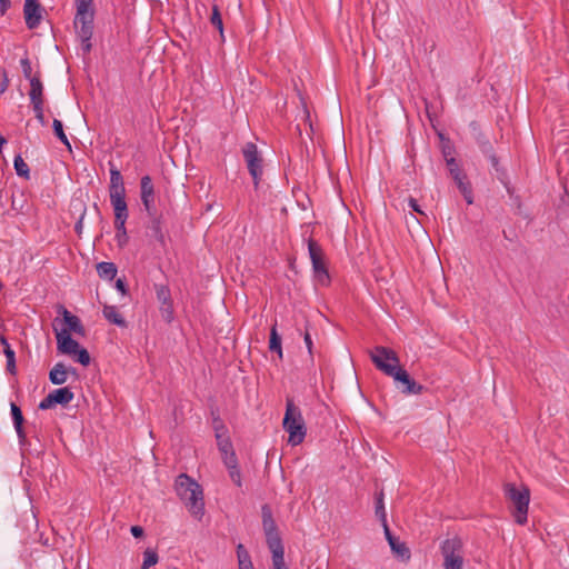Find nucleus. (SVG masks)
<instances>
[{"label":"nucleus","instance_id":"nucleus-1","mask_svg":"<svg viewBox=\"0 0 569 569\" xmlns=\"http://www.w3.org/2000/svg\"><path fill=\"white\" fill-rule=\"evenodd\" d=\"M174 488L190 515L201 520L204 515V499L201 486L188 475L181 473L176 479Z\"/></svg>","mask_w":569,"mask_h":569},{"label":"nucleus","instance_id":"nucleus-2","mask_svg":"<svg viewBox=\"0 0 569 569\" xmlns=\"http://www.w3.org/2000/svg\"><path fill=\"white\" fill-rule=\"evenodd\" d=\"M282 426L289 435L288 442L291 446H298L303 441L307 432L305 420L301 410L290 399L287 400Z\"/></svg>","mask_w":569,"mask_h":569},{"label":"nucleus","instance_id":"nucleus-3","mask_svg":"<svg viewBox=\"0 0 569 569\" xmlns=\"http://www.w3.org/2000/svg\"><path fill=\"white\" fill-rule=\"evenodd\" d=\"M442 569H463L465 550L460 538L453 537L443 540L440 545Z\"/></svg>","mask_w":569,"mask_h":569},{"label":"nucleus","instance_id":"nucleus-4","mask_svg":"<svg viewBox=\"0 0 569 569\" xmlns=\"http://www.w3.org/2000/svg\"><path fill=\"white\" fill-rule=\"evenodd\" d=\"M93 8L77 9L74 28L77 36L81 41V49L83 53H89L92 48L91 38L93 34Z\"/></svg>","mask_w":569,"mask_h":569},{"label":"nucleus","instance_id":"nucleus-5","mask_svg":"<svg viewBox=\"0 0 569 569\" xmlns=\"http://www.w3.org/2000/svg\"><path fill=\"white\" fill-rule=\"evenodd\" d=\"M505 493L506 497L515 506L516 522L519 525H525L527 522V513L530 501L529 489L526 487L518 489L515 485L508 483L505 487Z\"/></svg>","mask_w":569,"mask_h":569},{"label":"nucleus","instance_id":"nucleus-6","mask_svg":"<svg viewBox=\"0 0 569 569\" xmlns=\"http://www.w3.org/2000/svg\"><path fill=\"white\" fill-rule=\"evenodd\" d=\"M370 359L385 375L392 377L395 372L401 369L399 365V357L397 353L387 347L378 346L370 352Z\"/></svg>","mask_w":569,"mask_h":569},{"label":"nucleus","instance_id":"nucleus-7","mask_svg":"<svg viewBox=\"0 0 569 569\" xmlns=\"http://www.w3.org/2000/svg\"><path fill=\"white\" fill-rule=\"evenodd\" d=\"M262 526L267 539V545L272 553V557L284 555L282 541L277 531L276 522L272 518L271 510L268 506L262 507Z\"/></svg>","mask_w":569,"mask_h":569},{"label":"nucleus","instance_id":"nucleus-8","mask_svg":"<svg viewBox=\"0 0 569 569\" xmlns=\"http://www.w3.org/2000/svg\"><path fill=\"white\" fill-rule=\"evenodd\" d=\"M308 250L312 262L315 280L321 286H327L329 283V273L323 261L321 248L316 241L309 240Z\"/></svg>","mask_w":569,"mask_h":569},{"label":"nucleus","instance_id":"nucleus-9","mask_svg":"<svg viewBox=\"0 0 569 569\" xmlns=\"http://www.w3.org/2000/svg\"><path fill=\"white\" fill-rule=\"evenodd\" d=\"M74 398L73 392L64 387L51 391L46 398L39 403V409L47 410L52 408L54 405L66 406L70 403Z\"/></svg>","mask_w":569,"mask_h":569},{"label":"nucleus","instance_id":"nucleus-10","mask_svg":"<svg viewBox=\"0 0 569 569\" xmlns=\"http://www.w3.org/2000/svg\"><path fill=\"white\" fill-rule=\"evenodd\" d=\"M396 383L400 385L402 393L406 395H420L423 391V386L417 383L410 378L409 373L405 369H400L392 376Z\"/></svg>","mask_w":569,"mask_h":569},{"label":"nucleus","instance_id":"nucleus-11","mask_svg":"<svg viewBox=\"0 0 569 569\" xmlns=\"http://www.w3.org/2000/svg\"><path fill=\"white\" fill-rule=\"evenodd\" d=\"M26 24L29 29H36L42 19V8L38 0H26L23 6Z\"/></svg>","mask_w":569,"mask_h":569},{"label":"nucleus","instance_id":"nucleus-12","mask_svg":"<svg viewBox=\"0 0 569 569\" xmlns=\"http://www.w3.org/2000/svg\"><path fill=\"white\" fill-rule=\"evenodd\" d=\"M54 331L59 352L71 357L76 356L80 345L74 339H72L69 330H58L54 328Z\"/></svg>","mask_w":569,"mask_h":569},{"label":"nucleus","instance_id":"nucleus-13","mask_svg":"<svg viewBox=\"0 0 569 569\" xmlns=\"http://www.w3.org/2000/svg\"><path fill=\"white\" fill-rule=\"evenodd\" d=\"M140 188H141V201L143 203V207L150 216H153L154 189H153L152 180L149 176H144L141 178Z\"/></svg>","mask_w":569,"mask_h":569},{"label":"nucleus","instance_id":"nucleus-14","mask_svg":"<svg viewBox=\"0 0 569 569\" xmlns=\"http://www.w3.org/2000/svg\"><path fill=\"white\" fill-rule=\"evenodd\" d=\"M216 438H217V445L218 449L221 452L222 461H228L229 456H232V458H237L234 450L232 448V443L227 436V430L223 426L216 427Z\"/></svg>","mask_w":569,"mask_h":569},{"label":"nucleus","instance_id":"nucleus-15","mask_svg":"<svg viewBox=\"0 0 569 569\" xmlns=\"http://www.w3.org/2000/svg\"><path fill=\"white\" fill-rule=\"evenodd\" d=\"M58 311L62 315L63 321L67 326V328H63L62 330H69V333L74 332L80 336L84 335V328L77 316L69 312L63 306H59Z\"/></svg>","mask_w":569,"mask_h":569},{"label":"nucleus","instance_id":"nucleus-16","mask_svg":"<svg viewBox=\"0 0 569 569\" xmlns=\"http://www.w3.org/2000/svg\"><path fill=\"white\" fill-rule=\"evenodd\" d=\"M110 202L114 211V218L119 220L128 216V208L126 202V192L109 193Z\"/></svg>","mask_w":569,"mask_h":569},{"label":"nucleus","instance_id":"nucleus-17","mask_svg":"<svg viewBox=\"0 0 569 569\" xmlns=\"http://www.w3.org/2000/svg\"><path fill=\"white\" fill-rule=\"evenodd\" d=\"M76 373L74 369L68 370L61 362L54 365L49 372V379L53 385H63L68 380V373Z\"/></svg>","mask_w":569,"mask_h":569},{"label":"nucleus","instance_id":"nucleus-18","mask_svg":"<svg viewBox=\"0 0 569 569\" xmlns=\"http://www.w3.org/2000/svg\"><path fill=\"white\" fill-rule=\"evenodd\" d=\"M11 416H12L14 429L17 431L19 441L21 445H23L26 441V433L22 428L23 416H22L20 408L13 402L11 403Z\"/></svg>","mask_w":569,"mask_h":569},{"label":"nucleus","instance_id":"nucleus-19","mask_svg":"<svg viewBox=\"0 0 569 569\" xmlns=\"http://www.w3.org/2000/svg\"><path fill=\"white\" fill-rule=\"evenodd\" d=\"M30 101L32 106L34 104H43V86L39 78H30Z\"/></svg>","mask_w":569,"mask_h":569},{"label":"nucleus","instance_id":"nucleus-20","mask_svg":"<svg viewBox=\"0 0 569 569\" xmlns=\"http://www.w3.org/2000/svg\"><path fill=\"white\" fill-rule=\"evenodd\" d=\"M103 317L111 323L118 327H126L127 322L124 318L120 315L117 307L106 305L102 310Z\"/></svg>","mask_w":569,"mask_h":569},{"label":"nucleus","instance_id":"nucleus-21","mask_svg":"<svg viewBox=\"0 0 569 569\" xmlns=\"http://www.w3.org/2000/svg\"><path fill=\"white\" fill-rule=\"evenodd\" d=\"M0 343L3 348V353L7 358V370L10 373H16V352H14V350L10 347L8 340L3 336H0Z\"/></svg>","mask_w":569,"mask_h":569},{"label":"nucleus","instance_id":"nucleus-22","mask_svg":"<svg viewBox=\"0 0 569 569\" xmlns=\"http://www.w3.org/2000/svg\"><path fill=\"white\" fill-rule=\"evenodd\" d=\"M223 463H224V466L228 469L229 477L232 480V482L236 486L241 487L242 486V478H241L240 469L238 467L237 458L233 459L232 456H229L228 461H224Z\"/></svg>","mask_w":569,"mask_h":569},{"label":"nucleus","instance_id":"nucleus-23","mask_svg":"<svg viewBox=\"0 0 569 569\" xmlns=\"http://www.w3.org/2000/svg\"><path fill=\"white\" fill-rule=\"evenodd\" d=\"M126 192L123 178L120 171L116 168L110 169V187L109 193Z\"/></svg>","mask_w":569,"mask_h":569},{"label":"nucleus","instance_id":"nucleus-24","mask_svg":"<svg viewBox=\"0 0 569 569\" xmlns=\"http://www.w3.org/2000/svg\"><path fill=\"white\" fill-rule=\"evenodd\" d=\"M447 166L449 169V173L457 186L468 181L466 174L462 172L455 158H448Z\"/></svg>","mask_w":569,"mask_h":569},{"label":"nucleus","instance_id":"nucleus-25","mask_svg":"<svg viewBox=\"0 0 569 569\" xmlns=\"http://www.w3.org/2000/svg\"><path fill=\"white\" fill-rule=\"evenodd\" d=\"M390 549L392 553L400 558L401 560L410 559V550L406 546L405 542H401L398 538H395L391 542H389Z\"/></svg>","mask_w":569,"mask_h":569},{"label":"nucleus","instance_id":"nucleus-26","mask_svg":"<svg viewBox=\"0 0 569 569\" xmlns=\"http://www.w3.org/2000/svg\"><path fill=\"white\" fill-rule=\"evenodd\" d=\"M97 272L100 278L112 280L117 276V267L113 262H99L97 264Z\"/></svg>","mask_w":569,"mask_h":569},{"label":"nucleus","instance_id":"nucleus-27","mask_svg":"<svg viewBox=\"0 0 569 569\" xmlns=\"http://www.w3.org/2000/svg\"><path fill=\"white\" fill-rule=\"evenodd\" d=\"M269 349L278 353L279 358H282L281 337L277 331L276 325L270 330Z\"/></svg>","mask_w":569,"mask_h":569},{"label":"nucleus","instance_id":"nucleus-28","mask_svg":"<svg viewBox=\"0 0 569 569\" xmlns=\"http://www.w3.org/2000/svg\"><path fill=\"white\" fill-rule=\"evenodd\" d=\"M157 300L160 305L171 303V292L170 289L164 284H154Z\"/></svg>","mask_w":569,"mask_h":569},{"label":"nucleus","instance_id":"nucleus-29","mask_svg":"<svg viewBox=\"0 0 569 569\" xmlns=\"http://www.w3.org/2000/svg\"><path fill=\"white\" fill-rule=\"evenodd\" d=\"M248 170L253 179L256 188L258 187L259 179L262 174L261 158L247 163Z\"/></svg>","mask_w":569,"mask_h":569},{"label":"nucleus","instance_id":"nucleus-30","mask_svg":"<svg viewBox=\"0 0 569 569\" xmlns=\"http://www.w3.org/2000/svg\"><path fill=\"white\" fill-rule=\"evenodd\" d=\"M13 166H14V170L19 177L29 179V177H30L29 166L24 162V160L22 159V157L20 154L14 157Z\"/></svg>","mask_w":569,"mask_h":569},{"label":"nucleus","instance_id":"nucleus-31","mask_svg":"<svg viewBox=\"0 0 569 569\" xmlns=\"http://www.w3.org/2000/svg\"><path fill=\"white\" fill-rule=\"evenodd\" d=\"M53 131L57 136V138L68 148V149H71V144L68 140V137L66 136L64 131H63V126H62V122L58 119H54L53 120Z\"/></svg>","mask_w":569,"mask_h":569},{"label":"nucleus","instance_id":"nucleus-32","mask_svg":"<svg viewBox=\"0 0 569 569\" xmlns=\"http://www.w3.org/2000/svg\"><path fill=\"white\" fill-rule=\"evenodd\" d=\"M375 512H376L377 518L380 520V522H386L387 521V512H386V508H385L383 493L382 492H380L376 497V510H375Z\"/></svg>","mask_w":569,"mask_h":569},{"label":"nucleus","instance_id":"nucleus-33","mask_svg":"<svg viewBox=\"0 0 569 569\" xmlns=\"http://www.w3.org/2000/svg\"><path fill=\"white\" fill-rule=\"evenodd\" d=\"M148 229H149L150 236L152 238L157 239L159 242H163L164 237L161 231V224H160L159 219L153 218L152 221L150 222Z\"/></svg>","mask_w":569,"mask_h":569},{"label":"nucleus","instance_id":"nucleus-34","mask_svg":"<svg viewBox=\"0 0 569 569\" xmlns=\"http://www.w3.org/2000/svg\"><path fill=\"white\" fill-rule=\"evenodd\" d=\"M159 560V557L157 552L152 549H147L143 552V562L141 566V569H149L150 567L154 566Z\"/></svg>","mask_w":569,"mask_h":569},{"label":"nucleus","instance_id":"nucleus-35","mask_svg":"<svg viewBox=\"0 0 569 569\" xmlns=\"http://www.w3.org/2000/svg\"><path fill=\"white\" fill-rule=\"evenodd\" d=\"M210 22L214 28H217L219 30L221 37H223V22H222L221 13L219 11L218 6L212 7Z\"/></svg>","mask_w":569,"mask_h":569},{"label":"nucleus","instance_id":"nucleus-36","mask_svg":"<svg viewBox=\"0 0 569 569\" xmlns=\"http://www.w3.org/2000/svg\"><path fill=\"white\" fill-rule=\"evenodd\" d=\"M243 157L247 163H249L250 161L253 162V160H258L260 157L258 153L257 146L251 142L247 143L243 147Z\"/></svg>","mask_w":569,"mask_h":569},{"label":"nucleus","instance_id":"nucleus-37","mask_svg":"<svg viewBox=\"0 0 569 569\" xmlns=\"http://www.w3.org/2000/svg\"><path fill=\"white\" fill-rule=\"evenodd\" d=\"M159 311H160L161 318L166 322L170 323L173 320L174 311H173L172 302L171 303H166V305H160L159 306Z\"/></svg>","mask_w":569,"mask_h":569},{"label":"nucleus","instance_id":"nucleus-38","mask_svg":"<svg viewBox=\"0 0 569 569\" xmlns=\"http://www.w3.org/2000/svg\"><path fill=\"white\" fill-rule=\"evenodd\" d=\"M457 187H458L459 191L461 192V194L463 196V198L467 201V203L468 204L473 203L472 189H471V186H470L469 181L460 183Z\"/></svg>","mask_w":569,"mask_h":569},{"label":"nucleus","instance_id":"nucleus-39","mask_svg":"<svg viewBox=\"0 0 569 569\" xmlns=\"http://www.w3.org/2000/svg\"><path fill=\"white\" fill-rule=\"evenodd\" d=\"M72 357L77 362L81 363L82 366H88L91 360L90 355L87 351V349L81 348V347L76 352V356H72Z\"/></svg>","mask_w":569,"mask_h":569},{"label":"nucleus","instance_id":"nucleus-40","mask_svg":"<svg viewBox=\"0 0 569 569\" xmlns=\"http://www.w3.org/2000/svg\"><path fill=\"white\" fill-rule=\"evenodd\" d=\"M237 557L239 565L251 561L250 555L241 543L237 547Z\"/></svg>","mask_w":569,"mask_h":569},{"label":"nucleus","instance_id":"nucleus-41","mask_svg":"<svg viewBox=\"0 0 569 569\" xmlns=\"http://www.w3.org/2000/svg\"><path fill=\"white\" fill-rule=\"evenodd\" d=\"M20 64L23 76L30 81V78H33L31 74L32 67L30 60L28 58H23L21 59Z\"/></svg>","mask_w":569,"mask_h":569},{"label":"nucleus","instance_id":"nucleus-42","mask_svg":"<svg viewBox=\"0 0 569 569\" xmlns=\"http://www.w3.org/2000/svg\"><path fill=\"white\" fill-rule=\"evenodd\" d=\"M273 569H288L284 563V555L272 557Z\"/></svg>","mask_w":569,"mask_h":569},{"label":"nucleus","instance_id":"nucleus-43","mask_svg":"<svg viewBox=\"0 0 569 569\" xmlns=\"http://www.w3.org/2000/svg\"><path fill=\"white\" fill-rule=\"evenodd\" d=\"M127 219H128V216H124L122 218V220L121 219L119 220L118 218H114V226H116L117 232H122L124 234V231H127L126 230V221H127Z\"/></svg>","mask_w":569,"mask_h":569},{"label":"nucleus","instance_id":"nucleus-44","mask_svg":"<svg viewBox=\"0 0 569 569\" xmlns=\"http://www.w3.org/2000/svg\"><path fill=\"white\" fill-rule=\"evenodd\" d=\"M408 206H409V208H410L412 211H415V212H417V213H419V214H421V216H425V212L421 210V208H420V206H419V203L417 202V200H416V199H413V198H409V199H408Z\"/></svg>","mask_w":569,"mask_h":569},{"label":"nucleus","instance_id":"nucleus-45","mask_svg":"<svg viewBox=\"0 0 569 569\" xmlns=\"http://www.w3.org/2000/svg\"><path fill=\"white\" fill-rule=\"evenodd\" d=\"M77 9L93 8V0H74Z\"/></svg>","mask_w":569,"mask_h":569},{"label":"nucleus","instance_id":"nucleus-46","mask_svg":"<svg viewBox=\"0 0 569 569\" xmlns=\"http://www.w3.org/2000/svg\"><path fill=\"white\" fill-rule=\"evenodd\" d=\"M33 110L36 113V118L43 123L44 116H43V104H34Z\"/></svg>","mask_w":569,"mask_h":569},{"label":"nucleus","instance_id":"nucleus-47","mask_svg":"<svg viewBox=\"0 0 569 569\" xmlns=\"http://www.w3.org/2000/svg\"><path fill=\"white\" fill-rule=\"evenodd\" d=\"M381 525H382L385 537H386L388 543L391 542L392 540H395L396 537L391 533L388 522L387 521L381 522Z\"/></svg>","mask_w":569,"mask_h":569},{"label":"nucleus","instance_id":"nucleus-48","mask_svg":"<svg viewBox=\"0 0 569 569\" xmlns=\"http://www.w3.org/2000/svg\"><path fill=\"white\" fill-rule=\"evenodd\" d=\"M3 80L0 83V94L4 93L9 86V79L7 77L6 70H2Z\"/></svg>","mask_w":569,"mask_h":569},{"label":"nucleus","instance_id":"nucleus-49","mask_svg":"<svg viewBox=\"0 0 569 569\" xmlns=\"http://www.w3.org/2000/svg\"><path fill=\"white\" fill-rule=\"evenodd\" d=\"M116 239H117L119 246H121V247L124 246L128 241L127 231H124V234L122 232H117Z\"/></svg>","mask_w":569,"mask_h":569},{"label":"nucleus","instance_id":"nucleus-50","mask_svg":"<svg viewBox=\"0 0 569 569\" xmlns=\"http://www.w3.org/2000/svg\"><path fill=\"white\" fill-rule=\"evenodd\" d=\"M130 531L134 538H140L143 536V528L140 526H132Z\"/></svg>","mask_w":569,"mask_h":569},{"label":"nucleus","instance_id":"nucleus-51","mask_svg":"<svg viewBox=\"0 0 569 569\" xmlns=\"http://www.w3.org/2000/svg\"><path fill=\"white\" fill-rule=\"evenodd\" d=\"M305 343L308 348L309 353H312V340L309 332H306L303 336Z\"/></svg>","mask_w":569,"mask_h":569},{"label":"nucleus","instance_id":"nucleus-52","mask_svg":"<svg viewBox=\"0 0 569 569\" xmlns=\"http://www.w3.org/2000/svg\"><path fill=\"white\" fill-rule=\"evenodd\" d=\"M10 0H0V13L4 14L7 10L10 8Z\"/></svg>","mask_w":569,"mask_h":569},{"label":"nucleus","instance_id":"nucleus-53","mask_svg":"<svg viewBox=\"0 0 569 569\" xmlns=\"http://www.w3.org/2000/svg\"><path fill=\"white\" fill-rule=\"evenodd\" d=\"M116 288L122 293L124 295L126 293V283L122 279H118L116 281Z\"/></svg>","mask_w":569,"mask_h":569},{"label":"nucleus","instance_id":"nucleus-54","mask_svg":"<svg viewBox=\"0 0 569 569\" xmlns=\"http://www.w3.org/2000/svg\"><path fill=\"white\" fill-rule=\"evenodd\" d=\"M239 569H253L252 561L239 565Z\"/></svg>","mask_w":569,"mask_h":569},{"label":"nucleus","instance_id":"nucleus-55","mask_svg":"<svg viewBox=\"0 0 569 569\" xmlns=\"http://www.w3.org/2000/svg\"><path fill=\"white\" fill-rule=\"evenodd\" d=\"M81 229H82V220H79L76 224V230L78 233H81Z\"/></svg>","mask_w":569,"mask_h":569}]
</instances>
